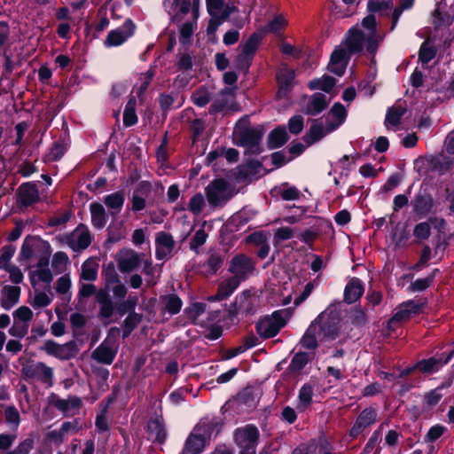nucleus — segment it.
<instances>
[{"label":"nucleus","instance_id":"35","mask_svg":"<svg viewBox=\"0 0 454 454\" xmlns=\"http://www.w3.org/2000/svg\"><path fill=\"white\" fill-rule=\"evenodd\" d=\"M124 201L125 196L122 191H118L104 197V203L109 209L113 210L111 212L113 216L121 210Z\"/></svg>","mask_w":454,"mask_h":454},{"label":"nucleus","instance_id":"6","mask_svg":"<svg viewBox=\"0 0 454 454\" xmlns=\"http://www.w3.org/2000/svg\"><path fill=\"white\" fill-rule=\"evenodd\" d=\"M255 269L254 261L245 254H237L230 261L228 271L233 274L232 278L241 282L245 281Z\"/></svg>","mask_w":454,"mask_h":454},{"label":"nucleus","instance_id":"21","mask_svg":"<svg viewBox=\"0 0 454 454\" xmlns=\"http://www.w3.org/2000/svg\"><path fill=\"white\" fill-rule=\"evenodd\" d=\"M149 435L153 436V442L162 444L167 439V433L162 417L149 419L146 426Z\"/></svg>","mask_w":454,"mask_h":454},{"label":"nucleus","instance_id":"17","mask_svg":"<svg viewBox=\"0 0 454 454\" xmlns=\"http://www.w3.org/2000/svg\"><path fill=\"white\" fill-rule=\"evenodd\" d=\"M117 350L109 346L107 340H103L92 352L91 358L99 364L110 365L113 364Z\"/></svg>","mask_w":454,"mask_h":454},{"label":"nucleus","instance_id":"41","mask_svg":"<svg viewBox=\"0 0 454 454\" xmlns=\"http://www.w3.org/2000/svg\"><path fill=\"white\" fill-rule=\"evenodd\" d=\"M35 236L27 235L22 243L20 251L18 256L19 262L29 261L35 254Z\"/></svg>","mask_w":454,"mask_h":454},{"label":"nucleus","instance_id":"11","mask_svg":"<svg viewBox=\"0 0 454 454\" xmlns=\"http://www.w3.org/2000/svg\"><path fill=\"white\" fill-rule=\"evenodd\" d=\"M454 356V349L448 353L443 352L439 357L432 356L419 360L415 364L417 370L424 374H432L438 372L444 364H447Z\"/></svg>","mask_w":454,"mask_h":454},{"label":"nucleus","instance_id":"51","mask_svg":"<svg viewBox=\"0 0 454 454\" xmlns=\"http://www.w3.org/2000/svg\"><path fill=\"white\" fill-rule=\"evenodd\" d=\"M309 360L308 353L302 351L296 353L288 365V371L290 372H298L301 371L308 364Z\"/></svg>","mask_w":454,"mask_h":454},{"label":"nucleus","instance_id":"46","mask_svg":"<svg viewBox=\"0 0 454 454\" xmlns=\"http://www.w3.org/2000/svg\"><path fill=\"white\" fill-rule=\"evenodd\" d=\"M440 3L436 4V8L433 12V24L435 29L443 26H450L452 23L453 18L447 12L440 10Z\"/></svg>","mask_w":454,"mask_h":454},{"label":"nucleus","instance_id":"63","mask_svg":"<svg viewBox=\"0 0 454 454\" xmlns=\"http://www.w3.org/2000/svg\"><path fill=\"white\" fill-rule=\"evenodd\" d=\"M317 450V439L313 438L309 442L300 443L292 450L291 454H314Z\"/></svg>","mask_w":454,"mask_h":454},{"label":"nucleus","instance_id":"48","mask_svg":"<svg viewBox=\"0 0 454 454\" xmlns=\"http://www.w3.org/2000/svg\"><path fill=\"white\" fill-rule=\"evenodd\" d=\"M197 28L196 20H188L180 27L179 42L183 45L189 44L191 43L194 30Z\"/></svg>","mask_w":454,"mask_h":454},{"label":"nucleus","instance_id":"42","mask_svg":"<svg viewBox=\"0 0 454 454\" xmlns=\"http://www.w3.org/2000/svg\"><path fill=\"white\" fill-rule=\"evenodd\" d=\"M161 299L165 301L164 309L168 314L173 316L180 312L183 306V301L177 294H166L161 296Z\"/></svg>","mask_w":454,"mask_h":454},{"label":"nucleus","instance_id":"37","mask_svg":"<svg viewBox=\"0 0 454 454\" xmlns=\"http://www.w3.org/2000/svg\"><path fill=\"white\" fill-rule=\"evenodd\" d=\"M239 285L240 282L237 279V278H228L226 280L223 281L218 286V299L226 300L235 292V290L239 286Z\"/></svg>","mask_w":454,"mask_h":454},{"label":"nucleus","instance_id":"58","mask_svg":"<svg viewBox=\"0 0 454 454\" xmlns=\"http://www.w3.org/2000/svg\"><path fill=\"white\" fill-rule=\"evenodd\" d=\"M35 276L39 278L40 281L46 284H50L53 279V275L49 268L37 269L35 271H33L29 274L30 284L33 287H35L37 284Z\"/></svg>","mask_w":454,"mask_h":454},{"label":"nucleus","instance_id":"23","mask_svg":"<svg viewBox=\"0 0 454 454\" xmlns=\"http://www.w3.org/2000/svg\"><path fill=\"white\" fill-rule=\"evenodd\" d=\"M331 131L328 130V126L325 129L318 120H313L309 131L303 136L302 139L309 146L323 139Z\"/></svg>","mask_w":454,"mask_h":454},{"label":"nucleus","instance_id":"3","mask_svg":"<svg viewBox=\"0 0 454 454\" xmlns=\"http://www.w3.org/2000/svg\"><path fill=\"white\" fill-rule=\"evenodd\" d=\"M21 378L30 382L34 379H37L51 387L53 385V371L51 367L47 366L43 362L34 364V361L29 359L25 364H22Z\"/></svg>","mask_w":454,"mask_h":454},{"label":"nucleus","instance_id":"56","mask_svg":"<svg viewBox=\"0 0 454 454\" xmlns=\"http://www.w3.org/2000/svg\"><path fill=\"white\" fill-rule=\"evenodd\" d=\"M254 59L239 52L233 60L234 67L242 72L244 75H247L249 73V69L252 66Z\"/></svg>","mask_w":454,"mask_h":454},{"label":"nucleus","instance_id":"28","mask_svg":"<svg viewBox=\"0 0 454 454\" xmlns=\"http://www.w3.org/2000/svg\"><path fill=\"white\" fill-rule=\"evenodd\" d=\"M101 276L105 286L100 290H107V292H110L111 286L121 281L114 262H109L107 264L103 265Z\"/></svg>","mask_w":454,"mask_h":454},{"label":"nucleus","instance_id":"38","mask_svg":"<svg viewBox=\"0 0 454 454\" xmlns=\"http://www.w3.org/2000/svg\"><path fill=\"white\" fill-rule=\"evenodd\" d=\"M141 263L140 255L132 252L131 255L126 258H121L118 261V268L122 273H129L136 270Z\"/></svg>","mask_w":454,"mask_h":454},{"label":"nucleus","instance_id":"47","mask_svg":"<svg viewBox=\"0 0 454 454\" xmlns=\"http://www.w3.org/2000/svg\"><path fill=\"white\" fill-rule=\"evenodd\" d=\"M206 303L195 301L186 307L184 310V315L191 321L192 324L195 325L196 320L201 316L206 310Z\"/></svg>","mask_w":454,"mask_h":454},{"label":"nucleus","instance_id":"60","mask_svg":"<svg viewBox=\"0 0 454 454\" xmlns=\"http://www.w3.org/2000/svg\"><path fill=\"white\" fill-rule=\"evenodd\" d=\"M279 51L283 55L289 56L294 59H301L304 55L302 48L296 47L287 42H283L280 44Z\"/></svg>","mask_w":454,"mask_h":454},{"label":"nucleus","instance_id":"50","mask_svg":"<svg viewBox=\"0 0 454 454\" xmlns=\"http://www.w3.org/2000/svg\"><path fill=\"white\" fill-rule=\"evenodd\" d=\"M247 222L248 219L244 217L241 212L235 213L228 219L225 224L226 231L230 233L239 231Z\"/></svg>","mask_w":454,"mask_h":454},{"label":"nucleus","instance_id":"14","mask_svg":"<svg viewBox=\"0 0 454 454\" xmlns=\"http://www.w3.org/2000/svg\"><path fill=\"white\" fill-rule=\"evenodd\" d=\"M175 247V240L170 233L159 231L155 239V257L164 260L171 254Z\"/></svg>","mask_w":454,"mask_h":454},{"label":"nucleus","instance_id":"22","mask_svg":"<svg viewBox=\"0 0 454 454\" xmlns=\"http://www.w3.org/2000/svg\"><path fill=\"white\" fill-rule=\"evenodd\" d=\"M326 96L320 92L312 94L306 105L304 114L307 115L316 116L321 114L328 106Z\"/></svg>","mask_w":454,"mask_h":454},{"label":"nucleus","instance_id":"36","mask_svg":"<svg viewBox=\"0 0 454 454\" xmlns=\"http://www.w3.org/2000/svg\"><path fill=\"white\" fill-rule=\"evenodd\" d=\"M128 316L122 323V339L128 338L143 320V314L135 312L127 313Z\"/></svg>","mask_w":454,"mask_h":454},{"label":"nucleus","instance_id":"18","mask_svg":"<svg viewBox=\"0 0 454 454\" xmlns=\"http://www.w3.org/2000/svg\"><path fill=\"white\" fill-rule=\"evenodd\" d=\"M48 403L50 405H53L59 411L66 414L70 408L79 409L82 406V402L78 396H69L67 400H65L59 398L57 394L51 393L48 396Z\"/></svg>","mask_w":454,"mask_h":454},{"label":"nucleus","instance_id":"64","mask_svg":"<svg viewBox=\"0 0 454 454\" xmlns=\"http://www.w3.org/2000/svg\"><path fill=\"white\" fill-rule=\"evenodd\" d=\"M288 130L293 135H299L304 128V118L301 114H295L288 120Z\"/></svg>","mask_w":454,"mask_h":454},{"label":"nucleus","instance_id":"24","mask_svg":"<svg viewBox=\"0 0 454 454\" xmlns=\"http://www.w3.org/2000/svg\"><path fill=\"white\" fill-rule=\"evenodd\" d=\"M78 227L84 228V231L79 234L76 243L74 241L73 234H68L66 236L67 245L75 252L85 250L90 246L92 241V236L90 233L88 228L82 223H81Z\"/></svg>","mask_w":454,"mask_h":454},{"label":"nucleus","instance_id":"19","mask_svg":"<svg viewBox=\"0 0 454 454\" xmlns=\"http://www.w3.org/2000/svg\"><path fill=\"white\" fill-rule=\"evenodd\" d=\"M364 292L363 281L358 278H352L346 285L344 289V301L348 304L355 303L358 301Z\"/></svg>","mask_w":454,"mask_h":454},{"label":"nucleus","instance_id":"10","mask_svg":"<svg viewBox=\"0 0 454 454\" xmlns=\"http://www.w3.org/2000/svg\"><path fill=\"white\" fill-rule=\"evenodd\" d=\"M39 200V191L35 182H26L20 185L17 191V205L20 208H27Z\"/></svg>","mask_w":454,"mask_h":454},{"label":"nucleus","instance_id":"57","mask_svg":"<svg viewBox=\"0 0 454 454\" xmlns=\"http://www.w3.org/2000/svg\"><path fill=\"white\" fill-rule=\"evenodd\" d=\"M432 258V249L428 245H425L420 252L419 261L413 264L411 269L416 272L422 270L428 265V262Z\"/></svg>","mask_w":454,"mask_h":454},{"label":"nucleus","instance_id":"4","mask_svg":"<svg viewBox=\"0 0 454 454\" xmlns=\"http://www.w3.org/2000/svg\"><path fill=\"white\" fill-rule=\"evenodd\" d=\"M259 440L260 432L254 424L237 427L233 432V442L240 450H256Z\"/></svg>","mask_w":454,"mask_h":454},{"label":"nucleus","instance_id":"16","mask_svg":"<svg viewBox=\"0 0 454 454\" xmlns=\"http://www.w3.org/2000/svg\"><path fill=\"white\" fill-rule=\"evenodd\" d=\"M290 139L285 125H278L270 131L267 137V148L275 150L284 146Z\"/></svg>","mask_w":454,"mask_h":454},{"label":"nucleus","instance_id":"9","mask_svg":"<svg viewBox=\"0 0 454 454\" xmlns=\"http://www.w3.org/2000/svg\"><path fill=\"white\" fill-rule=\"evenodd\" d=\"M209 442L205 430L196 425L185 440L182 454H200Z\"/></svg>","mask_w":454,"mask_h":454},{"label":"nucleus","instance_id":"5","mask_svg":"<svg viewBox=\"0 0 454 454\" xmlns=\"http://www.w3.org/2000/svg\"><path fill=\"white\" fill-rule=\"evenodd\" d=\"M39 350L59 360H70L76 356L79 348L74 340L59 344L53 340H47L43 346L39 348Z\"/></svg>","mask_w":454,"mask_h":454},{"label":"nucleus","instance_id":"1","mask_svg":"<svg viewBox=\"0 0 454 454\" xmlns=\"http://www.w3.org/2000/svg\"><path fill=\"white\" fill-rule=\"evenodd\" d=\"M208 204L212 207H223L233 196L231 184L224 178H215L205 189Z\"/></svg>","mask_w":454,"mask_h":454},{"label":"nucleus","instance_id":"62","mask_svg":"<svg viewBox=\"0 0 454 454\" xmlns=\"http://www.w3.org/2000/svg\"><path fill=\"white\" fill-rule=\"evenodd\" d=\"M313 387L310 384H303L300 390L298 398L301 405L306 408L309 406L312 403L313 397Z\"/></svg>","mask_w":454,"mask_h":454},{"label":"nucleus","instance_id":"52","mask_svg":"<svg viewBox=\"0 0 454 454\" xmlns=\"http://www.w3.org/2000/svg\"><path fill=\"white\" fill-rule=\"evenodd\" d=\"M436 53V48L430 45L427 41H424L419 50V60L422 64H427L435 58Z\"/></svg>","mask_w":454,"mask_h":454},{"label":"nucleus","instance_id":"8","mask_svg":"<svg viewBox=\"0 0 454 454\" xmlns=\"http://www.w3.org/2000/svg\"><path fill=\"white\" fill-rule=\"evenodd\" d=\"M325 317L319 323L320 331L328 340H333L339 337L340 331V317L335 309L328 308L324 311Z\"/></svg>","mask_w":454,"mask_h":454},{"label":"nucleus","instance_id":"2","mask_svg":"<svg viewBox=\"0 0 454 454\" xmlns=\"http://www.w3.org/2000/svg\"><path fill=\"white\" fill-rule=\"evenodd\" d=\"M240 121L237 123L233 131V144L240 147L260 144L264 135L263 126L250 127L241 124Z\"/></svg>","mask_w":454,"mask_h":454},{"label":"nucleus","instance_id":"15","mask_svg":"<svg viewBox=\"0 0 454 454\" xmlns=\"http://www.w3.org/2000/svg\"><path fill=\"white\" fill-rule=\"evenodd\" d=\"M96 301L99 304L98 317L102 321L109 319L116 311L115 303L107 290H98L96 294Z\"/></svg>","mask_w":454,"mask_h":454},{"label":"nucleus","instance_id":"49","mask_svg":"<svg viewBox=\"0 0 454 454\" xmlns=\"http://www.w3.org/2000/svg\"><path fill=\"white\" fill-rule=\"evenodd\" d=\"M223 419L222 418H213L207 423H199L197 426H200L201 430H205V434L210 440L213 433L215 432V435H217L223 427Z\"/></svg>","mask_w":454,"mask_h":454},{"label":"nucleus","instance_id":"39","mask_svg":"<svg viewBox=\"0 0 454 454\" xmlns=\"http://www.w3.org/2000/svg\"><path fill=\"white\" fill-rule=\"evenodd\" d=\"M329 114H331L337 121V123L330 122L328 123V130H334L336 129L339 125L342 124L348 116V112L345 108V106L340 103H334L333 106L330 109Z\"/></svg>","mask_w":454,"mask_h":454},{"label":"nucleus","instance_id":"40","mask_svg":"<svg viewBox=\"0 0 454 454\" xmlns=\"http://www.w3.org/2000/svg\"><path fill=\"white\" fill-rule=\"evenodd\" d=\"M138 302L137 295H129L127 300H119L115 302L116 312L120 317H123L127 313L135 312V309Z\"/></svg>","mask_w":454,"mask_h":454},{"label":"nucleus","instance_id":"20","mask_svg":"<svg viewBox=\"0 0 454 454\" xmlns=\"http://www.w3.org/2000/svg\"><path fill=\"white\" fill-rule=\"evenodd\" d=\"M365 34L356 27L348 30V36L346 40V46L349 55L361 53L364 50Z\"/></svg>","mask_w":454,"mask_h":454},{"label":"nucleus","instance_id":"25","mask_svg":"<svg viewBox=\"0 0 454 454\" xmlns=\"http://www.w3.org/2000/svg\"><path fill=\"white\" fill-rule=\"evenodd\" d=\"M255 330L263 340L273 338L280 332L279 327L271 322V318L269 316H265L256 322Z\"/></svg>","mask_w":454,"mask_h":454},{"label":"nucleus","instance_id":"12","mask_svg":"<svg viewBox=\"0 0 454 454\" xmlns=\"http://www.w3.org/2000/svg\"><path fill=\"white\" fill-rule=\"evenodd\" d=\"M412 212L419 218L426 217L434 207V200L432 195L426 190H419L411 201Z\"/></svg>","mask_w":454,"mask_h":454},{"label":"nucleus","instance_id":"26","mask_svg":"<svg viewBox=\"0 0 454 454\" xmlns=\"http://www.w3.org/2000/svg\"><path fill=\"white\" fill-rule=\"evenodd\" d=\"M20 293L21 289L20 286H4L2 289L1 307L5 310H10L19 302Z\"/></svg>","mask_w":454,"mask_h":454},{"label":"nucleus","instance_id":"44","mask_svg":"<svg viewBox=\"0 0 454 454\" xmlns=\"http://www.w3.org/2000/svg\"><path fill=\"white\" fill-rule=\"evenodd\" d=\"M261 41H262L261 35H258L257 33H253L247 38V40L245 42V43L240 45V47H241L240 52L254 59V55L258 50Z\"/></svg>","mask_w":454,"mask_h":454},{"label":"nucleus","instance_id":"27","mask_svg":"<svg viewBox=\"0 0 454 454\" xmlns=\"http://www.w3.org/2000/svg\"><path fill=\"white\" fill-rule=\"evenodd\" d=\"M90 211L93 227L98 230L103 229L108 220V215L103 205L98 202H92L90 205Z\"/></svg>","mask_w":454,"mask_h":454},{"label":"nucleus","instance_id":"31","mask_svg":"<svg viewBox=\"0 0 454 454\" xmlns=\"http://www.w3.org/2000/svg\"><path fill=\"white\" fill-rule=\"evenodd\" d=\"M226 259L225 253L214 252L209 254L207 259L203 263V268L208 275H215L222 268Z\"/></svg>","mask_w":454,"mask_h":454},{"label":"nucleus","instance_id":"59","mask_svg":"<svg viewBox=\"0 0 454 454\" xmlns=\"http://www.w3.org/2000/svg\"><path fill=\"white\" fill-rule=\"evenodd\" d=\"M87 323V319L84 315L74 312L70 316V324L73 328V336L74 338H78V336L82 333L80 330H82Z\"/></svg>","mask_w":454,"mask_h":454},{"label":"nucleus","instance_id":"32","mask_svg":"<svg viewBox=\"0 0 454 454\" xmlns=\"http://www.w3.org/2000/svg\"><path fill=\"white\" fill-rule=\"evenodd\" d=\"M239 309L246 316L254 315L256 312L254 302L252 299L253 293L250 289H246L237 295Z\"/></svg>","mask_w":454,"mask_h":454},{"label":"nucleus","instance_id":"29","mask_svg":"<svg viewBox=\"0 0 454 454\" xmlns=\"http://www.w3.org/2000/svg\"><path fill=\"white\" fill-rule=\"evenodd\" d=\"M295 78L294 70L286 68L276 75V81L278 87V94H286L292 89L293 82Z\"/></svg>","mask_w":454,"mask_h":454},{"label":"nucleus","instance_id":"7","mask_svg":"<svg viewBox=\"0 0 454 454\" xmlns=\"http://www.w3.org/2000/svg\"><path fill=\"white\" fill-rule=\"evenodd\" d=\"M137 26L131 19H127L121 26L108 32L104 44L106 47H116L123 44L135 34Z\"/></svg>","mask_w":454,"mask_h":454},{"label":"nucleus","instance_id":"55","mask_svg":"<svg viewBox=\"0 0 454 454\" xmlns=\"http://www.w3.org/2000/svg\"><path fill=\"white\" fill-rule=\"evenodd\" d=\"M136 101L129 99L127 103L123 112V125L125 127H131L137 123L138 118L135 110Z\"/></svg>","mask_w":454,"mask_h":454},{"label":"nucleus","instance_id":"33","mask_svg":"<svg viewBox=\"0 0 454 454\" xmlns=\"http://www.w3.org/2000/svg\"><path fill=\"white\" fill-rule=\"evenodd\" d=\"M452 381L448 380L443 382L437 387L430 390L424 395V403L425 404L429 407H434L438 403L441 401V399L443 396L442 390L450 387Z\"/></svg>","mask_w":454,"mask_h":454},{"label":"nucleus","instance_id":"54","mask_svg":"<svg viewBox=\"0 0 454 454\" xmlns=\"http://www.w3.org/2000/svg\"><path fill=\"white\" fill-rule=\"evenodd\" d=\"M454 164L450 157L441 155L433 157L431 160V166L434 170H438L441 173L449 171Z\"/></svg>","mask_w":454,"mask_h":454},{"label":"nucleus","instance_id":"43","mask_svg":"<svg viewBox=\"0 0 454 454\" xmlns=\"http://www.w3.org/2000/svg\"><path fill=\"white\" fill-rule=\"evenodd\" d=\"M98 264L90 258L82 264L80 278L86 281H95L98 278Z\"/></svg>","mask_w":454,"mask_h":454},{"label":"nucleus","instance_id":"53","mask_svg":"<svg viewBox=\"0 0 454 454\" xmlns=\"http://www.w3.org/2000/svg\"><path fill=\"white\" fill-rule=\"evenodd\" d=\"M405 113V107H403L401 106H393L387 109L385 121L388 122L392 126H398L401 123V120Z\"/></svg>","mask_w":454,"mask_h":454},{"label":"nucleus","instance_id":"30","mask_svg":"<svg viewBox=\"0 0 454 454\" xmlns=\"http://www.w3.org/2000/svg\"><path fill=\"white\" fill-rule=\"evenodd\" d=\"M337 80L328 74H323L320 78H315L309 82L308 88L310 90H320L325 93H330L336 85Z\"/></svg>","mask_w":454,"mask_h":454},{"label":"nucleus","instance_id":"45","mask_svg":"<svg viewBox=\"0 0 454 454\" xmlns=\"http://www.w3.org/2000/svg\"><path fill=\"white\" fill-rule=\"evenodd\" d=\"M384 40V35H380L379 33H369L367 35H365V49L366 51L374 58L380 43Z\"/></svg>","mask_w":454,"mask_h":454},{"label":"nucleus","instance_id":"13","mask_svg":"<svg viewBox=\"0 0 454 454\" xmlns=\"http://www.w3.org/2000/svg\"><path fill=\"white\" fill-rule=\"evenodd\" d=\"M349 56L345 49L337 47L331 54L330 61L327 66L329 72L337 76H342L345 74Z\"/></svg>","mask_w":454,"mask_h":454},{"label":"nucleus","instance_id":"34","mask_svg":"<svg viewBox=\"0 0 454 454\" xmlns=\"http://www.w3.org/2000/svg\"><path fill=\"white\" fill-rule=\"evenodd\" d=\"M262 163L259 160H248L246 164L240 165L237 168V176L239 178H247L250 176H257L262 168Z\"/></svg>","mask_w":454,"mask_h":454},{"label":"nucleus","instance_id":"61","mask_svg":"<svg viewBox=\"0 0 454 454\" xmlns=\"http://www.w3.org/2000/svg\"><path fill=\"white\" fill-rule=\"evenodd\" d=\"M15 252L16 247L14 245L9 244L2 247L0 254V270L6 269L7 266L12 265L10 262Z\"/></svg>","mask_w":454,"mask_h":454}]
</instances>
